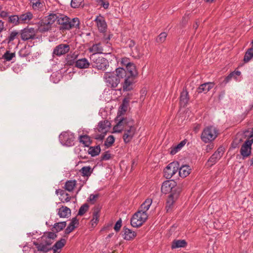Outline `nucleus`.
<instances>
[{
    "mask_svg": "<svg viewBox=\"0 0 253 253\" xmlns=\"http://www.w3.org/2000/svg\"><path fill=\"white\" fill-rule=\"evenodd\" d=\"M161 191L165 194L171 192L168 198L166 207L167 211H169L171 209L174 203L178 198L180 192V188L175 186V182L167 180L163 183Z\"/></svg>",
    "mask_w": 253,
    "mask_h": 253,
    "instance_id": "nucleus-1",
    "label": "nucleus"
},
{
    "mask_svg": "<svg viewBox=\"0 0 253 253\" xmlns=\"http://www.w3.org/2000/svg\"><path fill=\"white\" fill-rule=\"evenodd\" d=\"M152 203L151 199H147L141 205L138 211L135 212L131 218V225L134 227L141 226L147 219L148 215L147 211Z\"/></svg>",
    "mask_w": 253,
    "mask_h": 253,
    "instance_id": "nucleus-2",
    "label": "nucleus"
},
{
    "mask_svg": "<svg viewBox=\"0 0 253 253\" xmlns=\"http://www.w3.org/2000/svg\"><path fill=\"white\" fill-rule=\"evenodd\" d=\"M126 71L123 68H118L114 72L105 73L103 79L107 85L112 88L116 87L120 83V80L126 76Z\"/></svg>",
    "mask_w": 253,
    "mask_h": 253,
    "instance_id": "nucleus-3",
    "label": "nucleus"
},
{
    "mask_svg": "<svg viewBox=\"0 0 253 253\" xmlns=\"http://www.w3.org/2000/svg\"><path fill=\"white\" fill-rule=\"evenodd\" d=\"M243 136L246 140L241 147L240 153L243 157H247L251 153V146L253 143V129L250 128L245 131Z\"/></svg>",
    "mask_w": 253,
    "mask_h": 253,
    "instance_id": "nucleus-4",
    "label": "nucleus"
},
{
    "mask_svg": "<svg viewBox=\"0 0 253 253\" xmlns=\"http://www.w3.org/2000/svg\"><path fill=\"white\" fill-rule=\"evenodd\" d=\"M218 133V130L215 126H209L203 129L201 138L205 143H209L214 140L217 137Z\"/></svg>",
    "mask_w": 253,
    "mask_h": 253,
    "instance_id": "nucleus-5",
    "label": "nucleus"
},
{
    "mask_svg": "<svg viewBox=\"0 0 253 253\" xmlns=\"http://www.w3.org/2000/svg\"><path fill=\"white\" fill-rule=\"evenodd\" d=\"M58 22L62 29L70 30L73 28H79L80 21L78 18L72 19L66 16L62 15L58 17Z\"/></svg>",
    "mask_w": 253,
    "mask_h": 253,
    "instance_id": "nucleus-6",
    "label": "nucleus"
},
{
    "mask_svg": "<svg viewBox=\"0 0 253 253\" xmlns=\"http://www.w3.org/2000/svg\"><path fill=\"white\" fill-rule=\"evenodd\" d=\"M92 67L98 70L105 71L109 66V63L105 58L98 55L92 54L90 57Z\"/></svg>",
    "mask_w": 253,
    "mask_h": 253,
    "instance_id": "nucleus-7",
    "label": "nucleus"
},
{
    "mask_svg": "<svg viewBox=\"0 0 253 253\" xmlns=\"http://www.w3.org/2000/svg\"><path fill=\"white\" fill-rule=\"evenodd\" d=\"M133 124L134 122L131 119V124L128 123L125 128L123 138L125 143L130 142L136 133V127Z\"/></svg>",
    "mask_w": 253,
    "mask_h": 253,
    "instance_id": "nucleus-8",
    "label": "nucleus"
},
{
    "mask_svg": "<svg viewBox=\"0 0 253 253\" xmlns=\"http://www.w3.org/2000/svg\"><path fill=\"white\" fill-rule=\"evenodd\" d=\"M59 140L63 145L71 146L74 144V135L70 131H64L59 135Z\"/></svg>",
    "mask_w": 253,
    "mask_h": 253,
    "instance_id": "nucleus-9",
    "label": "nucleus"
},
{
    "mask_svg": "<svg viewBox=\"0 0 253 253\" xmlns=\"http://www.w3.org/2000/svg\"><path fill=\"white\" fill-rule=\"evenodd\" d=\"M178 169L177 163L172 162L169 164L164 169V176L167 179H169L174 175Z\"/></svg>",
    "mask_w": 253,
    "mask_h": 253,
    "instance_id": "nucleus-10",
    "label": "nucleus"
},
{
    "mask_svg": "<svg viewBox=\"0 0 253 253\" xmlns=\"http://www.w3.org/2000/svg\"><path fill=\"white\" fill-rule=\"evenodd\" d=\"M119 122L113 127L114 132H120L123 129H125L126 126L128 123L131 124V119L122 118L120 116L118 117Z\"/></svg>",
    "mask_w": 253,
    "mask_h": 253,
    "instance_id": "nucleus-11",
    "label": "nucleus"
},
{
    "mask_svg": "<svg viewBox=\"0 0 253 253\" xmlns=\"http://www.w3.org/2000/svg\"><path fill=\"white\" fill-rule=\"evenodd\" d=\"M70 50V46L69 44L61 43L57 45L53 50V55L61 56L68 53Z\"/></svg>",
    "mask_w": 253,
    "mask_h": 253,
    "instance_id": "nucleus-12",
    "label": "nucleus"
},
{
    "mask_svg": "<svg viewBox=\"0 0 253 253\" xmlns=\"http://www.w3.org/2000/svg\"><path fill=\"white\" fill-rule=\"evenodd\" d=\"M36 34V30L33 28H25L21 31V37L22 40L27 41L34 39Z\"/></svg>",
    "mask_w": 253,
    "mask_h": 253,
    "instance_id": "nucleus-13",
    "label": "nucleus"
},
{
    "mask_svg": "<svg viewBox=\"0 0 253 253\" xmlns=\"http://www.w3.org/2000/svg\"><path fill=\"white\" fill-rule=\"evenodd\" d=\"M223 154V149L222 148H218L209 158L208 162V165L211 167L215 164L220 159Z\"/></svg>",
    "mask_w": 253,
    "mask_h": 253,
    "instance_id": "nucleus-14",
    "label": "nucleus"
},
{
    "mask_svg": "<svg viewBox=\"0 0 253 253\" xmlns=\"http://www.w3.org/2000/svg\"><path fill=\"white\" fill-rule=\"evenodd\" d=\"M33 17V14L30 11H26L24 13H22L19 15L20 25L29 24Z\"/></svg>",
    "mask_w": 253,
    "mask_h": 253,
    "instance_id": "nucleus-15",
    "label": "nucleus"
},
{
    "mask_svg": "<svg viewBox=\"0 0 253 253\" xmlns=\"http://www.w3.org/2000/svg\"><path fill=\"white\" fill-rule=\"evenodd\" d=\"M214 84L212 82H208L201 84L197 89L198 93H206L213 87Z\"/></svg>",
    "mask_w": 253,
    "mask_h": 253,
    "instance_id": "nucleus-16",
    "label": "nucleus"
},
{
    "mask_svg": "<svg viewBox=\"0 0 253 253\" xmlns=\"http://www.w3.org/2000/svg\"><path fill=\"white\" fill-rule=\"evenodd\" d=\"M111 123L108 120H104L99 123L98 125V131L103 134L106 133L109 129Z\"/></svg>",
    "mask_w": 253,
    "mask_h": 253,
    "instance_id": "nucleus-17",
    "label": "nucleus"
},
{
    "mask_svg": "<svg viewBox=\"0 0 253 253\" xmlns=\"http://www.w3.org/2000/svg\"><path fill=\"white\" fill-rule=\"evenodd\" d=\"M134 77H135L129 76L125 79L123 85L124 90L128 91L132 89Z\"/></svg>",
    "mask_w": 253,
    "mask_h": 253,
    "instance_id": "nucleus-18",
    "label": "nucleus"
},
{
    "mask_svg": "<svg viewBox=\"0 0 253 253\" xmlns=\"http://www.w3.org/2000/svg\"><path fill=\"white\" fill-rule=\"evenodd\" d=\"M99 31L104 32L107 28V25L103 17L101 15L97 16L95 20Z\"/></svg>",
    "mask_w": 253,
    "mask_h": 253,
    "instance_id": "nucleus-19",
    "label": "nucleus"
},
{
    "mask_svg": "<svg viewBox=\"0 0 253 253\" xmlns=\"http://www.w3.org/2000/svg\"><path fill=\"white\" fill-rule=\"evenodd\" d=\"M89 65L90 63L85 58L78 59L75 62V67L79 69H86Z\"/></svg>",
    "mask_w": 253,
    "mask_h": 253,
    "instance_id": "nucleus-20",
    "label": "nucleus"
},
{
    "mask_svg": "<svg viewBox=\"0 0 253 253\" xmlns=\"http://www.w3.org/2000/svg\"><path fill=\"white\" fill-rule=\"evenodd\" d=\"M88 50L92 53V54L97 55V54L103 53V49L100 43L93 44L88 48Z\"/></svg>",
    "mask_w": 253,
    "mask_h": 253,
    "instance_id": "nucleus-21",
    "label": "nucleus"
},
{
    "mask_svg": "<svg viewBox=\"0 0 253 253\" xmlns=\"http://www.w3.org/2000/svg\"><path fill=\"white\" fill-rule=\"evenodd\" d=\"M66 243V240L64 238H62L61 240L57 241L52 248L53 253H60L61 249L65 246Z\"/></svg>",
    "mask_w": 253,
    "mask_h": 253,
    "instance_id": "nucleus-22",
    "label": "nucleus"
},
{
    "mask_svg": "<svg viewBox=\"0 0 253 253\" xmlns=\"http://www.w3.org/2000/svg\"><path fill=\"white\" fill-rule=\"evenodd\" d=\"M79 224L78 220L76 218H72L71 222L65 230V234L67 235L72 232Z\"/></svg>",
    "mask_w": 253,
    "mask_h": 253,
    "instance_id": "nucleus-23",
    "label": "nucleus"
},
{
    "mask_svg": "<svg viewBox=\"0 0 253 253\" xmlns=\"http://www.w3.org/2000/svg\"><path fill=\"white\" fill-rule=\"evenodd\" d=\"M58 214L61 218L67 217L71 214V210L67 207L62 206L58 209Z\"/></svg>",
    "mask_w": 253,
    "mask_h": 253,
    "instance_id": "nucleus-24",
    "label": "nucleus"
},
{
    "mask_svg": "<svg viewBox=\"0 0 253 253\" xmlns=\"http://www.w3.org/2000/svg\"><path fill=\"white\" fill-rule=\"evenodd\" d=\"M179 169V174L180 176L185 177L188 176L191 172V169L188 165H184L181 166Z\"/></svg>",
    "mask_w": 253,
    "mask_h": 253,
    "instance_id": "nucleus-25",
    "label": "nucleus"
},
{
    "mask_svg": "<svg viewBox=\"0 0 253 253\" xmlns=\"http://www.w3.org/2000/svg\"><path fill=\"white\" fill-rule=\"evenodd\" d=\"M129 98L128 97H126L123 99L122 105L120 106L118 113L120 114V116L124 114L127 110V107L129 105Z\"/></svg>",
    "mask_w": 253,
    "mask_h": 253,
    "instance_id": "nucleus-26",
    "label": "nucleus"
},
{
    "mask_svg": "<svg viewBox=\"0 0 253 253\" xmlns=\"http://www.w3.org/2000/svg\"><path fill=\"white\" fill-rule=\"evenodd\" d=\"M124 239L127 240H132L136 236V234L134 231L128 228H124Z\"/></svg>",
    "mask_w": 253,
    "mask_h": 253,
    "instance_id": "nucleus-27",
    "label": "nucleus"
},
{
    "mask_svg": "<svg viewBox=\"0 0 253 253\" xmlns=\"http://www.w3.org/2000/svg\"><path fill=\"white\" fill-rule=\"evenodd\" d=\"M93 172V169L90 166L83 167L80 170V172L83 177L88 178Z\"/></svg>",
    "mask_w": 253,
    "mask_h": 253,
    "instance_id": "nucleus-28",
    "label": "nucleus"
},
{
    "mask_svg": "<svg viewBox=\"0 0 253 253\" xmlns=\"http://www.w3.org/2000/svg\"><path fill=\"white\" fill-rule=\"evenodd\" d=\"M58 18L57 15L53 14H50L45 17L42 19L49 27L51 28V25L54 23L55 20Z\"/></svg>",
    "mask_w": 253,
    "mask_h": 253,
    "instance_id": "nucleus-29",
    "label": "nucleus"
},
{
    "mask_svg": "<svg viewBox=\"0 0 253 253\" xmlns=\"http://www.w3.org/2000/svg\"><path fill=\"white\" fill-rule=\"evenodd\" d=\"M187 245V243L184 240H175L171 244V248L176 249L179 248H183Z\"/></svg>",
    "mask_w": 253,
    "mask_h": 253,
    "instance_id": "nucleus-30",
    "label": "nucleus"
},
{
    "mask_svg": "<svg viewBox=\"0 0 253 253\" xmlns=\"http://www.w3.org/2000/svg\"><path fill=\"white\" fill-rule=\"evenodd\" d=\"M189 101L188 93L186 90H183L181 93L180 97V105L185 106Z\"/></svg>",
    "mask_w": 253,
    "mask_h": 253,
    "instance_id": "nucleus-31",
    "label": "nucleus"
},
{
    "mask_svg": "<svg viewBox=\"0 0 253 253\" xmlns=\"http://www.w3.org/2000/svg\"><path fill=\"white\" fill-rule=\"evenodd\" d=\"M77 182L75 180H68L65 182L64 188L66 190L71 192L76 186Z\"/></svg>",
    "mask_w": 253,
    "mask_h": 253,
    "instance_id": "nucleus-32",
    "label": "nucleus"
},
{
    "mask_svg": "<svg viewBox=\"0 0 253 253\" xmlns=\"http://www.w3.org/2000/svg\"><path fill=\"white\" fill-rule=\"evenodd\" d=\"M38 30L41 32H45L48 31L51 28L43 20H41L38 23Z\"/></svg>",
    "mask_w": 253,
    "mask_h": 253,
    "instance_id": "nucleus-33",
    "label": "nucleus"
},
{
    "mask_svg": "<svg viewBox=\"0 0 253 253\" xmlns=\"http://www.w3.org/2000/svg\"><path fill=\"white\" fill-rule=\"evenodd\" d=\"M185 144V142L184 141H182L177 145L171 147L169 149L170 154L172 155L175 154L181 149V148L184 146Z\"/></svg>",
    "mask_w": 253,
    "mask_h": 253,
    "instance_id": "nucleus-34",
    "label": "nucleus"
},
{
    "mask_svg": "<svg viewBox=\"0 0 253 253\" xmlns=\"http://www.w3.org/2000/svg\"><path fill=\"white\" fill-rule=\"evenodd\" d=\"M243 138H245V136H243V133L237 134L236 138L232 143V147L233 148L238 147L239 144L243 141Z\"/></svg>",
    "mask_w": 253,
    "mask_h": 253,
    "instance_id": "nucleus-35",
    "label": "nucleus"
},
{
    "mask_svg": "<svg viewBox=\"0 0 253 253\" xmlns=\"http://www.w3.org/2000/svg\"><path fill=\"white\" fill-rule=\"evenodd\" d=\"M2 58L6 61H12L15 58V53L10 50H6L3 54Z\"/></svg>",
    "mask_w": 253,
    "mask_h": 253,
    "instance_id": "nucleus-36",
    "label": "nucleus"
},
{
    "mask_svg": "<svg viewBox=\"0 0 253 253\" xmlns=\"http://www.w3.org/2000/svg\"><path fill=\"white\" fill-rule=\"evenodd\" d=\"M79 140L85 147H88L91 144L90 138L87 135H81L79 137Z\"/></svg>",
    "mask_w": 253,
    "mask_h": 253,
    "instance_id": "nucleus-37",
    "label": "nucleus"
},
{
    "mask_svg": "<svg viewBox=\"0 0 253 253\" xmlns=\"http://www.w3.org/2000/svg\"><path fill=\"white\" fill-rule=\"evenodd\" d=\"M8 22L15 26L20 25L19 15H13L9 16L8 17Z\"/></svg>",
    "mask_w": 253,
    "mask_h": 253,
    "instance_id": "nucleus-38",
    "label": "nucleus"
},
{
    "mask_svg": "<svg viewBox=\"0 0 253 253\" xmlns=\"http://www.w3.org/2000/svg\"><path fill=\"white\" fill-rule=\"evenodd\" d=\"M101 151L100 147L99 145L96 146L90 147L88 149V153L91 156L94 157L98 155Z\"/></svg>",
    "mask_w": 253,
    "mask_h": 253,
    "instance_id": "nucleus-39",
    "label": "nucleus"
},
{
    "mask_svg": "<svg viewBox=\"0 0 253 253\" xmlns=\"http://www.w3.org/2000/svg\"><path fill=\"white\" fill-rule=\"evenodd\" d=\"M30 3L33 9L38 10L41 9L43 6L40 0H31Z\"/></svg>",
    "mask_w": 253,
    "mask_h": 253,
    "instance_id": "nucleus-40",
    "label": "nucleus"
},
{
    "mask_svg": "<svg viewBox=\"0 0 253 253\" xmlns=\"http://www.w3.org/2000/svg\"><path fill=\"white\" fill-rule=\"evenodd\" d=\"M126 68L127 72L130 74V76L135 77L137 75L135 66L131 62Z\"/></svg>",
    "mask_w": 253,
    "mask_h": 253,
    "instance_id": "nucleus-41",
    "label": "nucleus"
},
{
    "mask_svg": "<svg viewBox=\"0 0 253 253\" xmlns=\"http://www.w3.org/2000/svg\"><path fill=\"white\" fill-rule=\"evenodd\" d=\"M99 217V210L95 209L93 213V218L91 221L92 226L96 225L98 221Z\"/></svg>",
    "mask_w": 253,
    "mask_h": 253,
    "instance_id": "nucleus-42",
    "label": "nucleus"
},
{
    "mask_svg": "<svg viewBox=\"0 0 253 253\" xmlns=\"http://www.w3.org/2000/svg\"><path fill=\"white\" fill-rule=\"evenodd\" d=\"M253 57V47L249 48L246 52L244 60L245 62H249Z\"/></svg>",
    "mask_w": 253,
    "mask_h": 253,
    "instance_id": "nucleus-43",
    "label": "nucleus"
},
{
    "mask_svg": "<svg viewBox=\"0 0 253 253\" xmlns=\"http://www.w3.org/2000/svg\"><path fill=\"white\" fill-rule=\"evenodd\" d=\"M66 222H60L55 223L53 226V228L56 231L59 232L64 228L66 227Z\"/></svg>",
    "mask_w": 253,
    "mask_h": 253,
    "instance_id": "nucleus-44",
    "label": "nucleus"
},
{
    "mask_svg": "<svg viewBox=\"0 0 253 253\" xmlns=\"http://www.w3.org/2000/svg\"><path fill=\"white\" fill-rule=\"evenodd\" d=\"M115 141V138L113 135L109 136L106 141H105L104 145L107 147H109L112 146Z\"/></svg>",
    "mask_w": 253,
    "mask_h": 253,
    "instance_id": "nucleus-45",
    "label": "nucleus"
},
{
    "mask_svg": "<svg viewBox=\"0 0 253 253\" xmlns=\"http://www.w3.org/2000/svg\"><path fill=\"white\" fill-rule=\"evenodd\" d=\"M88 207H89L87 204H84L82 206L79 210L78 215H83L87 211Z\"/></svg>",
    "mask_w": 253,
    "mask_h": 253,
    "instance_id": "nucleus-46",
    "label": "nucleus"
},
{
    "mask_svg": "<svg viewBox=\"0 0 253 253\" xmlns=\"http://www.w3.org/2000/svg\"><path fill=\"white\" fill-rule=\"evenodd\" d=\"M19 36L18 32L16 31H12L8 37V42H10L17 39Z\"/></svg>",
    "mask_w": 253,
    "mask_h": 253,
    "instance_id": "nucleus-47",
    "label": "nucleus"
},
{
    "mask_svg": "<svg viewBox=\"0 0 253 253\" xmlns=\"http://www.w3.org/2000/svg\"><path fill=\"white\" fill-rule=\"evenodd\" d=\"M83 1L84 0H72L71 5L74 8H78L81 5Z\"/></svg>",
    "mask_w": 253,
    "mask_h": 253,
    "instance_id": "nucleus-48",
    "label": "nucleus"
},
{
    "mask_svg": "<svg viewBox=\"0 0 253 253\" xmlns=\"http://www.w3.org/2000/svg\"><path fill=\"white\" fill-rule=\"evenodd\" d=\"M112 157V154L109 151H106L102 154L101 160L102 161H107L111 159Z\"/></svg>",
    "mask_w": 253,
    "mask_h": 253,
    "instance_id": "nucleus-49",
    "label": "nucleus"
},
{
    "mask_svg": "<svg viewBox=\"0 0 253 253\" xmlns=\"http://www.w3.org/2000/svg\"><path fill=\"white\" fill-rule=\"evenodd\" d=\"M167 36V34L166 33H162L157 38L156 41L158 42H163L165 41Z\"/></svg>",
    "mask_w": 253,
    "mask_h": 253,
    "instance_id": "nucleus-50",
    "label": "nucleus"
},
{
    "mask_svg": "<svg viewBox=\"0 0 253 253\" xmlns=\"http://www.w3.org/2000/svg\"><path fill=\"white\" fill-rule=\"evenodd\" d=\"M96 1L105 9L108 8L109 3L107 0H96Z\"/></svg>",
    "mask_w": 253,
    "mask_h": 253,
    "instance_id": "nucleus-51",
    "label": "nucleus"
},
{
    "mask_svg": "<svg viewBox=\"0 0 253 253\" xmlns=\"http://www.w3.org/2000/svg\"><path fill=\"white\" fill-rule=\"evenodd\" d=\"M132 54L136 58H139L141 56V53L139 51L137 47H135L134 49H132Z\"/></svg>",
    "mask_w": 253,
    "mask_h": 253,
    "instance_id": "nucleus-52",
    "label": "nucleus"
},
{
    "mask_svg": "<svg viewBox=\"0 0 253 253\" xmlns=\"http://www.w3.org/2000/svg\"><path fill=\"white\" fill-rule=\"evenodd\" d=\"M130 62L129 61V58L126 57L122 58L121 59V63L123 66H126V67L128 66L129 64H130Z\"/></svg>",
    "mask_w": 253,
    "mask_h": 253,
    "instance_id": "nucleus-53",
    "label": "nucleus"
},
{
    "mask_svg": "<svg viewBox=\"0 0 253 253\" xmlns=\"http://www.w3.org/2000/svg\"><path fill=\"white\" fill-rule=\"evenodd\" d=\"M122 219L120 218L116 223L114 229L116 232H118L120 230L121 227L122 226Z\"/></svg>",
    "mask_w": 253,
    "mask_h": 253,
    "instance_id": "nucleus-54",
    "label": "nucleus"
},
{
    "mask_svg": "<svg viewBox=\"0 0 253 253\" xmlns=\"http://www.w3.org/2000/svg\"><path fill=\"white\" fill-rule=\"evenodd\" d=\"M56 235L53 232H48L46 236L42 237V238H46L50 240H53L56 237Z\"/></svg>",
    "mask_w": 253,
    "mask_h": 253,
    "instance_id": "nucleus-55",
    "label": "nucleus"
},
{
    "mask_svg": "<svg viewBox=\"0 0 253 253\" xmlns=\"http://www.w3.org/2000/svg\"><path fill=\"white\" fill-rule=\"evenodd\" d=\"M98 197V194H91L88 199V201L94 203Z\"/></svg>",
    "mask_w": 253,
    "mask_h": 253,
    "instance_id": "nucleus-56",
    "label": "nucleus"
},
{
    "mask_svg": "<svg viewBox=\"0 0 253 253\" xmlns=\"http://www.w3.org/2000/svg\"><path fill=\"white\" fill-rule=\"evenodd\" d=\"M234 73H230L225 79V80H224V82H225V83H228L231 79V78L234 76Z\"/></svg>",
    "mask_w": 253,
    "mask_h": 253,
    "instance_id": "nucleus-57",
    "label": "nucleus"
},
{
    "mask_svg": "<svg viewBox=\"0 0 253 253\" xmlns=\"http://www.w3.org/2000/svg\"><path fill=\"white\" fill-rule=\"evenodd\" d=\"M65 198H64V196L62 198V200H63L64 199V201H62L63 202H69L70 201V197L69 195L67 193H66L65 194Z\"/></svg>",
    "mask_w": 253,
    "mask_h": 253,
    "instance_id": "nucleus-58",
    "label": "nucleus"
},
{
    "mask_svg": "<svg viewBox=\"0 0 253 253\" xmlns=\"http://www.w3.org/2000/svg\"><path fill=\"white\" fill-rule=\"evenodd\" d=\"M8 16V12L5 11L0 12V17L2 18H6Z\"/></svg>",
    "mask_w": 253,
    "mask_h": 253,
    "instance_id": "nucleus-59",
    "label": "nucleus"
},
{
    "mask_svg": "<svg viewBox=\"0 0 253 253\" xmlns=\"http://www.w3.org/2000/svg\"><path fill=\"white\" fill-rule=\"evenodd\" d=\"M4 29V22L0 20V33Z\"/></svg>",
    "mask_w": 253,
    "mask_h": 253,
    "instance_id": "nucleus-60",
    "label": "nucleus"
},
{
    "mask_svg": "<svg viewBox=\"0 0 253 253\" xmlns=\"http://www.w3.org/2000/svg\"><path fill=\"white\" fill-rule=\"evenodd\" d=\"M104 135L100 134L98 136L96 137L95 139H102L103 138V137H104Z\"/></svg>",
    "mask_w": 253,
    "mask_h": 253,
    "instance_id": "nucleus-61",
    "label": "nucleus"
},
{
    "mask_svg": "<svg viewBox=\"0 0 253 253\" xmlns=\"http://www.w3.org/2000/svg\"><path fill=\"white\" fill-rule=\"evenodd\" d=\"M62 192H60L59 195H60L61 196H63V197L65 196L66 193H65L64 191L62 190Z\"/></svg>",
    "mask_w": 253,
    "mask_h": 253,
    "instance_id": "nucleus-62",
    "label": "nucleus"
},
{
    "mask_svg": "<svg viewBox=\"0 0 253 253\" xmlns=\"http://www.w3.org/2000/svg\"><path fill=\"white\" fill-rule=\"evenodd\" d=\"M56 192V194L57 195H59V193H60V192H62V190H61V189H57V190H56V192Z\"/></svg>",
    "mask_w": 253,
    "mask_h": 253,
    "instance_id": "nucleus-63",
    "label": "nucleus"
},
{
    "mask_svg": "<svg viewBox=\"0 0 253 253\" xmlns=\"http://www.w3.org/2000/svg\"><path fill=\"white\" fill-rule=\"evenodd\" d=\"M233 73H234V75L236 74L237 76H240L241 75V72L240 71H236Z\"/></svg>",
    "mask_w": 253,
    "mask_h": 253,
    "instance_id": "nucleus-64",
    "label": "nucleus"
}]
</instances>
